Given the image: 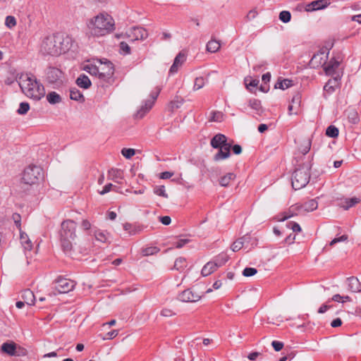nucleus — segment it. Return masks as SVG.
<instances>
[{
  "label": "nucleus",
  "mask_w": 361,
  "mask_h": 361,
  "mask_svg": "<svg viewBox=\"0 0 361 361\" xmlns=\"http://www.w3.org/2000/svg\"><path fill=\"white\" fill-rule=\"evenodd\" d=\"M82 70L97 78L102 85H104V83L111 84L114 82V66L106 59L104 61L101 59L89 60L83 65Z\"/></svg>",
  "instance_id": "nucleus-1"
},
{
  "label": "nucleus",
  "mask_w": 361,
  "mask_h": 361,
  "mask_svg": "<svg viewBox=\"0 0 361 361\" xmlns=\"http://www.w3.org/2000/svg\"><path fill=\"white\" fill-rule=\"evenodd\" d=\"M71 38L63 34H56L48 36L43 40L41 51L44 54L59 56L69 50L71 45Z\"/></svg>",
  "instance_id": "nucleus-2"
},
{
  "label": "nucleus",
  "mask_w": 361,
  "mask_h": 361,
  "mask_svg": "<svg viewBox=\"0 0 361 361\" xmlns=\"http://www.w3.org/2000/svg\"><path fill=\"white\" fill-rule=\"evenodd\" d=\"M18 85L27 97L36 101L40 100L45 95L44 85L31 73H22L17 79Z\"/></svg>",
  "instance_id": "nucleus-3"
},
{
  "label": "nucleus",
  "mask_w": 361,
  "mask_h": 361,
  "mask_svg": "<svg viewBox=\"0 0 361 361\" xmlns=\"http://www.w3.org/2000/svg\"><path fill=\"white\" fill-rule=\"evenodd\" d=\"M114 20L108 14L100 13L87 23V34L92 37H103L114 30Z\"/></svg>",
  "instance_id": "nucleus-4"
},
{
  "label": "nucleus",
  "mask_w": 361,
  "mask_h": 361,
  "mask_svg": "<svg viewBox=\"0 0 361 361\" xmlns=\"http://www.w3.org/2000/svg\"><path fill=\"white\" fill-rule=\"evenodd\" d=\"M77 224L71 219L62 221L59 231V240L62 250L69 254L73 249V243L76 238Z\"/></svg>",
  "instance_id": "nucleus-5"
},
{
  "label": "nucleus",
  "mask_w": 361,
  "mask_h": 361,
  "mask_svg": "<svg viewBox=\"0 0 361 361\" xmlns=\"http://www.w3.org/2000/svg\"><path fill=\"white\" fill-rule=\"evenodd\" d=\"M312 164L309 161L301 167L295 170L292 176V187L293 189L300 190L307 185L310 181Z\"/></svg>",
  "instance_id": "nucleus-6"
},
{
  "label": "nucleus",
  "mask_w": 361,
  "mask_h": 361,
  "mask_svg": "<svg viewBox=\"0 0 361 361\" xmlns=\"http://www.w3.org/2000/svg\"><path fill=\"white\" fill-rule=\"evenodd\" d=\"M43 177L42 169L37 166H29L23 172L21 183L32 185L37 184Z\"/></svg>",
  "instance_id": "nucleus-7"
},
{
  "label": "nucleus",
  "mask_w": 361,
  "mask_h": 361,
  "mask_svg": "<svg viewBox=\"0 0 361 361\" xmlns=\"http://www.w3.org/2000/svg\"><path fill=\"white\" fill-rule=\"evenodd\" d=\"M75 286V281L65 278H58L53 283V288L59 293H67L72 290Z\"/></svg>",
  "instance_id": "nucleus-8"
},
{
  "label": "nucleus",
  "mask_w": 361,
  "mask_h": 361,
  "mask_svg": "<svg viewBox=\"0 0 361 361\" xmlns=\"http://www.w3.org/2000/svg\"><path fill=\"white\" fill-rule=\"evenodd\" d=\"M161 90L159 87H156L154 91H152L150 94V99L145 102L144 105H142L136 113V117L141 118H142L153 106L155 100L157 99Z\"/></svg>",
  "instance_id": "nucleus-9"
},
{
  "label": "nucleus",
  "mask_w": 361,
  "mask_h": 361,
  "mask_svg": "<svg viewBox=\"0 0 361 361\" xmlns=\"http://www.w3.org/2000/svg\"><path fill=\"white\" fill-rule=\"evenodd\" d=\"M201 295L188 288L181 292L178 295V300L183 302H195L201 299Z\"/></svg>",
  "instance_id": "nucleus-10"
},
{
  "label": "nucleus",
  "mask_w": 361,
  "mask_h": 361,
  "mask_svg": "<svg viewBox=\"0 0 361 361\" xmlns=\"http://www.w3.org/2000/svg\"><path fill=\"white\" fill-rule=\"evenodd\" d=\"M128 37L131 41L144 40L148 37V32L141 27H133L128 32Z\"/></svg>",
  "instance_id": "nucleus-11"
},
{
  "label": "nucleus",
  "mask_w": 361,
  "mask_h": 361,
  "mask_svg": "<svg viewBox=\"0 0 361 361\" xmlns=\"http://www.w3.org/2000/svg\"><path fill=\"white\" fill-rule=\"evenodd\" d=\"M46 76L49 83H56L61 81L63 78L62 71L55 67H49L46 71Z\"/></svg>",
  "instance_id": "nucleus-12"
},
{
  "label": "nucleus",
  "mask_w": 361,
  "mask_h": 361,
  "mask_svg": "<svg viewBox=\"0 0 361 361\" xmlns=\"http://www.w3.org/2000/svg\"><path fill=\"white\" fill-rule=\"evenodd\" d=\"M228 257H225V259L223 262L217 263L214 262H207L202 269L201 274L203 276H207L210 275L212 273L215 271L216 269L223 264H224L228 261Z\"/></svg>",
  "instance_id": "nucleus-13"
},
{
  "label": "nucleus",
  "mask_w": 361,
  "mask_h": 361,
  "mask_svg": "<svg viewBox=\"0 0 361 361\" xmlns=\"http://www.w3.org/2000/svg\"><path fill=\"white\" fill-rule=\"evenodd\" d=\"M231 144H224L222 147H219V152L214 155V160L220 161L228 158L231 155Z\"/></svg>",
  "instance_id": "nucleus-14"
},
{
  "label": "nucleus",
  "mask_w": 361,
  "mask_h": 361,
  "mask_svg": "<svg viewBox=\"0 0 361 361\" xmlns=\"http://www.w3.org/2000/svg\"><path fill=\"white\" fill-rule=\"evenodd\" d=\"M330 4L329 0H316L309 4L306 7L307 11H313L326 8Z\"/></svg>",
  "instance_id": "nucleus-15"
},
{
  "label": "nucleus",
  "mask_w": 361,
  "mask_h": 361,
  "mask_svg": "<svg viewBox=\"0 0 361 361\" xmlns=\"http://www.w3.org/2000/svg\"><path fill=\"white\" fill-rule=\"evenodd\" d=\"M340 65V61L331 59L329 62L324 66V71L328 75H334Z\"/></svg>",
  "instance_id": "nucleus-16"
},
{
  "label": "nucleus",
  "mask_w": 361,
  "mask_h": 361,
  "mask_svg": "<svg viewBox=\"0 0 361 361\" xmlns=\"http://www.w3.org/2000/svg\"><path fill=\"white\" fill-rule=\"evenodd\" d=\"M185 61V56L183 54L179 53L175 58L172 66L169 69L170 74L177 73L179 67H180Z\"/></svg>",
  "instance_id": "nucleus-17"
},
{
  "label": "nucleus",
  "mask_w": 361,
  "mask_h": 361,
  "mask_svg": "<svg viewBox=\"0 0 361 361\" xmlns=\"http://www.w3.org/2000/svg\"><path fill=\"white\" fill-rule=\"evenodd\" d=\"M211 146L215 149L222 147L224 144H229L227 142V137L221 133L216 134L210 142Z\"/></svg>",
  "instance_id": "nucleus-18"
},
{
  "label": "nucleus",
  "mask_w": 361,
  "mask_h": 361,
  "mask_svg": "<svg viewBox=\"0 0 361 361\" xmlns=\"http://www.w3.org/2000/svg\"><path fill=\"white\" fill-rule=\"evenodd\" d=\"M339 85V78L338 76L334 77L332 79L329 80V81L324 86V91L325 94H331L333 93L336 87H338Z\"/></svg>",
  "instance_id": "nucleus-19"
},
{
  "label": "nucleus",
  "mask_w": 361,
  "mask_h": 361,
  "mask_svg": "<svg viewBox=\"0 0 361 361\" xmlns=\"http://www.w3.org/2000/svg\"><path fill=\"white\" fill-rule=\"evenodd\" d=\"M348 290L353 293L361 291V283L357 278L351 276L347 279Z\"/></svg>",
  "instance_id": "nucleus-20"
},
{
  "label": "nucleus",
  "mask_w": 361,
  "mask_h": 361,
  "mask_svg": "<svg viewBox=\"0 0 361 361\" xmlns=\"http://www.w3.org/2000/svg\"><path fill=\"white\" fill-rule=\"evenodd\" d=\"M108 178L116 183H121V180L123 178V173L120 169H111L108 172Z\"/></svg>",
  "instance_id": "nucleus-21"
},
{
  "label": "nucleus",
  "mask_w": 361,
  "mask_h": 361,
  "mask_svg": "<svg viewBox=\"0 0 361 361\" xmlns=\"http://www.w3.org/2000/svg\"><path fill=\"white\" fill-rule=\"evenodd\" d=\"M75 82L78 87L83 89H88L92 85L91 80L85 74L80 75Z\"/></svg>",
  "instance_id": "nucleus-22"
},
{
  "label": "nucleus",
  "mask_w": 361,
  "mask_h": 361,
  "mask_svg": "<svg viewBox=\"0 0 361 361\" xmlns=\"http://www.w3.org/2000/svg\"><path fill=\"white\" fill-rule=\"evenodd\" d=\"M326 59L327 55H324V51H320L313 55L311 62L312 63H316L317 66H324L326 63Z\"/></svg>",
  "instance_id": "nucleus-23"
},
{
  "label": "nucleus",
  "mask_w": 361,
  "mask_h": 361,
  "mask_svg": "<svg viewBox=\"0 0 361 361\" xmlns=\"http://www.w3.org/2000/svg\"><path fill=\"white\" fill-rule=\"evenodd\" d=\"M22 298L28 305H33L35 304V297L33 292L30 289H26L23 292Z\"/></svg>",
  "instance_id": "nucleus-24"
},
{
  "label": "nucleus",
  "mask_w": 361,
  "mask_h": 361,
  "mask_svg": "<svg viewBox=\"0 0 361 361\" xmlns=\"http://www.w3.org/2000/svg\"><path fill=\"white\" fill-rule=\"evenodd\" d=\"M1 349L4 353H5L9 355H17L16 352V344L14 343H4L1 345Z\"/></svg>",
  "instance_id": "nucleus-25"
},
{
  "label": "nucleus",
  "mask_w": 361,
  "mask_h": 361,
  "mask_svg": "<svg viewBox=\"0 0 361 361\" xmlns=\"http://www.w3.org/2000/svg\"><path fill=\"white\" fill-rule=\"evenodd\" d=\"M20 240L22 246L23 247L25 250H31L32 248V243L30 240L27 235L24 232H20Z\"/></svg>",
  "instance_id": "nucleus-26"
},
{
  "label": "nucleus",
  "mask_w": 361,
  "mask_h": 361,
  "mask_svg": "<svg viewBox=\"0 0 361 361\" xmlns=\"http://www.w3.org/2000/svg\"><path fill=\"white\" fill-rule=\"evenodd\" d=\"M250 238V237L248 235H244L243 237L238 238L232 244L231 250L233 252L240 250L244 246L245 243L247 242Z\"/></svg>",
  "instance_id": "nucleus-27"
},
{
  "label": "nucleus",
  "mask_w": 361,
  "mask_h": 361,
  "mask_svg": "<svg viewBox=\"0 0 361 361\" xmlns=\"http://www.w3.org/2000/svg\"><path fill=\"white\" fill-rule=\"evenodd\" d=\"M317 207L318 202L314 199L310 200L300 206L301 209L308 212L314 211Z\"/></svg>",
  "instance_id": "nucleus-28"
},
{
  "label": "nucleus",
  "mask_w": 361,
  "mask_h": 361,
  "mask_svg": "<svg viewBox=\"0 0 361 361\" xmlns=\"http://www.w3.org/2000/svg\"><path fill=\"white\" fill-rule=\"evenodd\" d=\"M70 98L72 100L79 102H83L85 101L83 94L76 87H72L70 89Z\"/></svg>",
  "instance_id": "nucleus-29"
},
{
  "label": "nucleus",
  "mask_w": 361,
  "mask_h": 361,
  "mask_svg": "<svg viewBox=\"0 0 361 361\" xmlns=\"http://www.w3.org/2000/svg\"><path fill=\"white\" fill-rule=\"evenodd\" d=\"M94 235L97 241L104 243L109 242V234L106 231H103L101 230H95L94 232Z\"/></svg>",
  "instance_id": "nucleus-30"
},
{
  "label": "nucleus",
  "mask_w": 361,
  "mask_h": 361,
  "mask_svg": "<svg viewBox=\"0 0 361 361\" xmlns=\"http://www.w3.org/2000/svg\"><path fill=\"white\" fill-rule=\"evenodd\" d=\"M47 99L51 104H59L61 102V96L56 92H50L47 95Z\"/></svg>",
  "instance_id": "nucleus-31"
},
{
  "label": "nucleus",
  "mask_w": 361,
  "mask_h": 361,
  "mask_svg": "<svg viewBox=\"0 0 361 361\" xmlns=\"http://www.w3.org/2000/svg\"><path fill=\"white\" fill-rule=\"evenodd\" d=\"M235 178V174L233 173H228L224 176L221 177L219 180V184L223 187L229 185L231 180Z\"/></svg>",
  "instance_id": "nucleus-32"
},
{
  "label": "nucleus",
  "mask_w": 361,
  "mask_h": 361,
  "mask_svg": "<svg viewBox=\"0 0 361 361\" xmlns=\"http://www.w3.org/2000/svg\"><path fill=\"white\" fill-rule=\"evenodd\" d=\"M220 43L216 39H211L207 44V51L211 53H215L220 49Z\"/></svg>",
  "instance_id": "nucleus-33"
},
{
  "label": "nucleus",
  "mask_w": 361,
  "mask_h": 361,
  "mask_svg": "<svg viewBox=\"0 0 361 361\" xmlns=\"http://www.w3.org/2000/svg\"><path fill=\"white\" fill-rule=\"evenodd\" d=\"M186 267L187 262L185 258L180 257L176 259L173 268L177 271H183Z\"/></svg>",
  "instance_id": "nucleus-34"
},
{
  "label": "nucleus",
  "mask_w": 361,
  "mask_h": 361,
  "mask_svg": "<svg viewBox=\"0 0 361 361\" xmlns=\"http://www.w3.org/2000/svg\"><path fill=\"white\" fill-rule=\"evenodd\" d=\"M360 200L357 197H352V198H348L345 199L343 202V204L342 205V207L345 210H348L350 207L355 206L356 204L359 203Z\"/></svg>",
  "instance_id": "nucleus-35"
},
{
  "label": "nucleus",
  "mask_w": 361,
  "mask_h": 361,
  "mask_svg": "<svg viewBox=\"0 0 361 361\" xmlns=\"http://www.w3.org/2000/svg\"><path fill=\"white\" fill-rule=\"evenodd\" d=\"M209 121L221 122L224 120V114L221 111H212L210 112Z\"/></svg>",
  "instance_id": "nucleus-36"
},
{
  "label": "nucleus",
  "mask_w": 361,
  "mask_h": 361,
  "mask_svg": "<svg viewBox=\"0 0 361 361\" xmlns=\"http://www.w3.org/2000/svg\"><path fill=\"white\" fill-rule=\"evenodd\" d=\"M293 85V82L288 79L278 80L275 85L276 88L286 90Z\"/></svg>",
  "instance_id": "nucleus-37"
},
{
  "label": "nucleus",
  "mask_w": 361,
  "mask_h": 361,
  "mask_svg": "<svg viewBox=\"0 0 361 361\" xmlns=\"http://www.w3.org/2000/svg\"><path fill=\"white\" fill-rule=\"evenodd\" d=\"M159 249L157 247H147L142 249V255L143 256L153 255L159 252Z\"/></svg>",
  "instance_id": "nucleus-38"
},
{
  "label": "nucleus",
  "mask_w": 361,
  "mask_h": 361,
  "mask_svg": "<svg viewBox=\"0 0 361 361\" xmlns=\"http://www.w3.org/2000/svg\"><path fill=\"white\" fill-rule=\"evenodd\" d=\"M311 148V140L310 139L305 140L303 142V143L301 145L300 147V152L303 154L305 155L309 152Z\"/></svg>",
  "instance_id": "nucleus-39"
},
{
  "label": "nucleus",
  "mask_w": 361,
  "mask_h": 361,
  "mask_svg": "<svg viewBox=\"0 0 361 361\" xmlns=\"http://www.w3.org/2000/svg\"><path fill=\"white\" fill-rule=\"evenodd\" d=\"M326 135L330 137H336L338 135V129L334 126H329L326 128Z\"/></svg>",
  "instance_id": "nucleus-40"
},
{
  "label": "nucleus",
  "mask_w": 361,
  "mask_h": 361,
  "mask_svg": "<svg viewBox=\"0 0 361 361\" xmlns=\"http://www.w3.org/2000/svg\"><path fill=\"white\" fill-rule=\"evenodd\" d=\"M154 192L157 195L168 198V195L166 192L165 187L164 185H157L154 188Z\"/></svg>",
  "instance_id": "nucleus-41"
},
{
  "label": "nucleus",
  "mask_w": 361,
  "mask_h": 361,
  "mask_svg": "<svg viewBox=\"0 0 361 361\" xmlns=\"http://www.w3.org/2000/svg\"><path fill=\"white\" fill-rule=\"evenodd\" d=\"M30 109V105L27 102H21L17 112L20 115H24L27 113Z\"/></svg>",
  "instance_id": "nucleus-42"
},
{
  "label": "nucleus",
  "mask_w": 361,
  "mask_h": 361,
  "mask_svg": "<svg viewBox=\"0 0 361 361\" xmlns=\"http://www.w3.org/2000/svg\"><path fill=\"white\" fill-rule=\"evenodd\" d=\"M291 14L288 11H283L279 13V19L284 23H287L290 20Z\"/></svg>",
  "instance_id": "nucleus-43"
},
{
  "label": "nucleus",
  "mask_w": 361,
  "mask_h": 361,
  "mask_svg": "<svg viewBox=\"0 0 361 361\" xmlns=\"http://www.w3.org/2000/svg\"><path fill=\"white\" fill-rule=\"evenodd\" d=\"M121 154L126 159H130L135 154V150L132 148H123Z\"/></svg>",
  "instance_id": "nucleus-44"
},
{
  "label": "nucleus",
  "mask_w": 361,
  "mask_h": 361,
  "mask_svg": "<svg viewBox=\"0 0 361 361\" xmlns=\"http://www.w3.org/2000/svg\"><path fill=\"white\" fill-rule=\"evenodd\" d=\"M120 52L123 54H130V47L129 45L125 42H121L119 44Z\"/></svg>",
  "instance_id": "nucleus-45"
},
{
  "label": "nucleus",
  "mask_w": 361,
  "mask_h": 361,
  "mask_svg": "<svg viewBox=\"0 0 361 361\" xmlns=\"http://www.w3.org/2000/svg\"><path fill=\"white\" fill-rule=\"evenodd\" d=\"M257 273V270L252 267H246L243 271V275L245 277H250L255 275Z\"/></svg>",
  "instance_id": "nucleus-46"
},
{
  "label": "nucleus",
  "mask_w": 361,
  "mask_h": 361,
  "mask_svg": "<svg viewBox=\"0 0 361 361\" xmlns=\"http://www.w3.org/2000/svg\"><path fill=\"white\" fill-rule=\"evenodd\" d=\"M204 85V79L202 77L197 78L195 80V84L193 86L194 90H198L203 87Z\"/></svg>",
  "instance_id": "nucleus-47"
},
{
  "label": "nucleus",
  "mask_w": 361,
  "mask_h": 361,
  "mask_svg": "<svg viewBox=\"0 0 361 361\" xmlns=\"http://www.w3.org/2000/svg\"><path fill=\"white\" fill-rule=\"evenodd\" d=\"M287 227L293 230V231L295 233H299L301 231L300 226L298 223L294 221H289L287 224Z\"/></svg>",
  "instance_id": "nucleus-48"
},
{
  "label": "nucleus",
  "mask_w": 361,
  "mask_h": 361,
  "mask_svg": "<svg viewBox=\"0 0 361 361\" xmlns=\"http://www.w3.org/2000/svg\"><path fill=\"white\" fill-rule=\"evenodd\" d=\"M5 24L9 28L14 27L16 25V18L13 16H8L6 18Z\"/></svg>",
  "instance_id": "nucleus-49"
},
{
  "label": "nucleus",
  "mask_w": 361,
  "mask_h": 361,
  "mask_svg": "<svg viewBox=\"0 0 361 361\" xmlns=\"http://www.w3.org/2000/svg\"><path fill=\"white\" fill-rule=\"evenodd\" d=\"M249 106L252 109L258 111L261 108V102L259 100L256 99H250L249 102Z\"/></svg>",
  "instance_id": "nucleus-50"
},
{
  "label": "nucleus",
  "mask_w": 361,
  "mask_h": 361,
  "mask_svg": "<svg viewBox=\"0 0 361 361\" xmlns=\"http://www.w3.org/2000/svg\"><path fill=\"white\" fill-rule=\"evenodd\" d=\"M348 240V235H343L340 237H338V238H334L329 243V245L331 246H333L336 243H340V242H344V241H346Z\"/></svg>",
  "instance_id": "nucleus-51"
},
{
  "label": "nucleus",
  "mask_w": 361,
  "mask_h": 361,
  "mask_svg": "<svg viewBox=\"0 0 361 361\" xmlns=\"http://www.w3.org/2000/svg\"><path fill=\"white\" fill-rule=\"evenodd\" d=\"M190 241L189 239H180L176 241L173 244L176 246V248H181L183 247L185 244H187Z\"/></svg>",
  "instance_id": "nucleus-52"
},
{
  "label": "nucleus",
  "mask_w": 361,
  "mask_h": 361,
  "mask_svg": "<svg viewBox=\"0 0 361 361\" xmlns=\"http://www.w3.org/2000/svg\"><path fill=\"white\" fill-rule=\"evenodd\" d=\"M271 345L276 351H280L283 347V343L278 341H273Z\"/></svg>",
  "instance_id": "nucleus-53"
},
{
  "label": "nucleus",
  "mask_w": 361,
  "mask_h": 361,
  "mask_svg": "<svg viewBox=\"0 0 361 361\" xmlns=\"http://www.w3.org/2000/svg\"><path fill=\"white\" fill-rule=\"evenodd\" d=\"M183 99H177V100H173L171 102V108L172 110H173L174 109H178L179 108L182 104H183Z\"/></svg>",
  "instance_id": "nucleus-54"
},
{
  "label": "nucleus",
  "mask_w": 361,
  "mask_h": 361,
  "mask_svg": "<svg viewBox=\"0 0 361 361\" xmlns=\"http://www.w3.org/2000/svg\"><path fill=\"white\" fill-rule=\"evenodd\" d=\"M159 221L163 224L164 225H169L171 222V219L169 216H164L159 217Z\"/></svg>",
  "instance_id": "nucleus-55"
},
{
  "label": "nucleus",
  "mask_w": 361,
  "mask_h": 361,
  "mask_svg": "<svg viewBox=\"0 0 361 361\" xmlns=\"http://www.w3.org/2000/svg\"><path fill=\"white\" fill-rule=\"evenodd\" d=\"M81 228L82 229H84L85 231L90 230V228H91L90 222L88 220H87V219L82 220V223H81Z\"/></svg>",
  "instance_id": "nucleus-56"
},
{
  "label": "nucleus",
  "mask_w": 361,
  "mask_h": 361,
  "mask_svg": "<svg viewBox=\"0 0 361 361\" xmlns=\"http://www.w3.org/2000/svg\"><path fill=\"white\" fill-rule=\"evenodd\" d=\"M113 186L114 185L111 183L106 184L104 187L103 190L99 192V194L103 195L110 192Z\"/></svg>",
  "instance_id": "nucleus-57"
},
{
  "label": "nucleus",
  "mask_w": 361,
  "mask_h": 361,
  "mask_svg": "<svg viewBox=\"0 0 361 361\" xmlns=\"http://www.w3.org/2000/svg\"><path fill=\"white\" fill-rule=\"evenodd\" d=\"M300 102V97L299 95H295L293 97L291 103L294 105L295 107L298 108Z\"/></svg>",
  "instance_id": "nucleus-58"
},
{
  "label": "nucleus",
  "mask_w": 361,
  "mask_h": 361,
  "mask_svg": "<svg viewBox=\"0 0 361 361\" xmlns=\"http://www.w3.org/2000/svg\"><path fill=\"white\" fill-rule=\"evenodd\" d=\"M173 314L172 310H169V309H163L161 312V315L163 316V317H171Z\"/></svg>",
  "instance_id": "nucleus-59"
},
{
  "label": "nucleus",
  "mask_w": 361,
  "mask_h": 361,
  "mask_svg": "<svg viewBox=\"0 0 361 361\" xmlns=\"http://www.w3.org/2000/svg\"><path fill=\"white\" fill-rule=\"evenodd\" d=\"M341 324H342V321L340 318H336V319H334L331 323V326L334 328L338 327V326H341Z\"/></svg>",
  "instance_id": "nucleus-60"
},
{
  "label": "nucleus",
  "mask_w": 361,
  "mask_h": 361,
  "mask_svg": "<svg viewBox=\"0 0 361 361\" xmlns=\"http://www.w3.org/2000/svg\"><path fill=\"white\" fill-rule=\"evenodd\" d=\"M173 175V173L169 171H165L160 173V178L161 179H168L170 178Z\"/></svg>",
  "instance_id": "nucleus-61"
},
{
  "label": "nucleus",
  "mask_w": 361,
  "mask_h": 361,
  "mask_svg": "<svg viewBox=\"0 0 361 361\" xmlns=\"http://www.w3.org/2000/svg\"><path fill=\"white\" fill-rule=\"evenodd\" d=\"M13 219L18 227L20 226V216L18 214H13Z\"/></svg>",
  "instance_id": "nucleus-62"
},
{
  "label": "nucleus",
  "mask_w": 361,
  "mask_h": 361,
  "mask_svg": "<svg viewBox=\"0 0 361 361\" xmlns=\"http://www.w3.org/2000/svg\"><path fill=\"white\" fill-rule=\"evenodd\" d=\"M233 152L235 154H240L242 152V147L239 145H235L232 147Z\"/></svg>",
  "instance_id": "nucleus-63"
},
{
  "label": "nucleus",
  "mask_w": 361,
  "mask_h": 361,
  "mask_svg": "<svg viewBox=\"0 0 361 361\" xmlns=\"http://www.w3.org/2000/svg\"><path fill=\"white\" fill-rule=\"evenodd\" d=\"M331 307V306L329 305H322L318 310V313L319 314H323L324 312H326L329 308Z\"/></svg>",
  "instance_id": "nucleus-64"
}]
</instances>
